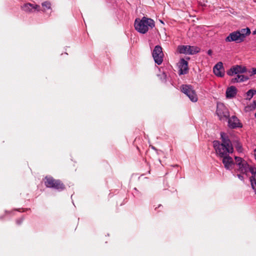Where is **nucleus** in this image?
<instances>
[{
	"mask_svg": "<svg viewBox=\"0 0 256 256\" xmlns=\"http://www.w3.org/2000/svg\"><path fill=\"white\" fill-rule=\"evenodd\" d=\"M224 133L221 134L222 143L220 144L218 140L213 142L214 148L216 154L220 158L229 155L233 152V148L230 140L224 137Z\"/></svg>",
	"mask_w": 256,
	"mask_h": 256,
	"instance_id": "f257e3e1",
	"label": "nucleus"
},
{
	"mask_svg": "<svg viewBox=\"0 0 256 256\" xmlns=\"http://www.w3.org/2000/svg\"><path fill=\"white\" fill-rule=\"evenodd\" d=\"M155 26L154 22L152 18L144 16L141 20L136 18L134 22L136 30L141 34H146L150 28H152Z\"/></svg>",
	"mask_w": 256,
	"mask_h": 256,
	"instance_id": "f03ea898",
	"label": "nucleus"
},
{
	"mask_svg": "<svg viewBox=\"0 0 256 256\" xmlns=\"http://www.w3.org/2000/svg\"><path fill=\"white\" fill-rule=\"evenodd\" d=\"M45 179L44 184L48 188H54L58 190H62L64 188V186L60 180H55L50 176H46Z\"/></svg>",
	"mask_w": 256,
	"mask_h": 256,
	"instance_id": "7ed1b4c3",
	"label": "nucleus"
},
{
	"mask_svg": "<svg viewBox=\"0 0 256 256\" xmlns=\"http://www.w3.org/2000/svg\"><path fill=\"white\" fill-rule=\"evenodd\" d=\"M216 112L220 120H226L230 116L228 108L222 103L217 104Z\"/></svg>",
	"mask_w": 256,
	"mask_h": 256,
	"instance_id": "20e7f679",
	"label": "nucleus"
},
{
	"mask_svg": "<svg viewBox=\"0 0 256 256\" xmlns=\"http://www.w3.org/2000/svg\"><path fill=\"white\" fill-rule=\"evenodd\" d=\"M236 164L238 166V171L242 174H247L248 172L249 164L247 162L238 156H235Z\"/></svg>",
	"mask_w": 256,
	"mask_h": 256,
	"instance_id": "39448f33",
	"label": "nucleus"
},
{
	"mask_svg": "<svg viewBox=\"0 0 256 256\" xmlns=\"http://www.w3.org/2000/svg\"><path fill=\"white\" fill-rule=\"evenodd\" d=\"M180 54H194L198 52L200 48L197 46H180L178 48Z\"/></svg>",
	"mask_w": 256,
	"mask_h": 256,
	"instance_id": "423d86ee",
	"label": "nucleus"
},
{
	"mask_svg": "<svg viewBox=\"0 0 256 256\" xmlns=\"http://www.w3.org/2000/svg\"><path fill=\"white\" fill-rule=\"evenodd\" d=\"M182 91L186 94L192 102L198 100V96L192 86L189 85H183L182 86Z\"/></svg>",
	"mask_w": 256,
	"mask_h": 256,
	"instance_id": "0eeeda50",
	"label": "nucleus"
},
{
	"mask_svg": "<svg viewBox=\"0 0 256 256\" xmlns=\"http://www.w3.org/2000/svg\"><path fill=\"white\" fill-rule=\"evenodd\" d=\"M154 62L158 65H160L163 62L164 54L162 48L160 46H156L152 53Z\"/></svg>",
	"mask_w": 256,
	"mask_h": 256,
	"instance_id": "6e6552de",
	"label": "nucleus"
},
{
	"mask_svg": "<svg viewBox=\"0 0 256 256\" xmlns=\"http://www.w3.org/2000/svg\"><path fill=\"white\" fill-rule=\"evenodd\" d=\"M248 172L252 174V176L250 178V180L252 188L254 190L256 195V168L254 166H249Z\"/></svg>",
	"mask_w": 256,
	"mask_h": 256,
	"instance_id": "1a4fd4ad",
	"label": "nucleus"
},
{
	"mask_svg": "<svg viewBox=\"0 0 256 256\" xmlns=\"http://www.w3.org/2000/svg\"><path fill=\"white\" fill-rule=\"evenodd\" d=\"M241 35L238 32L236 31L230 33L226 38V42H236L237 43L243 42V40L241 38Z\"/></svg>",
	"mask_w": 256,
	"mask_h": 256,
	"instance_id": "9d476101",
	"label": "nucleus"
},
{
	"mask_svg": "<svg viewBox=\"0 0 256 256\" xmlns=\"http://www.w3.org/2000/svg\"><path fill=\"white\" fill-rule=\"evenodd\" d=\"M221 158H222V162L226 170H231L233 168L234 163L232 158L229 155L222 157Z\"/></svg>",
	"mask_w": 256,
	"mask_h": 256,
	"instance_id": "9b49d317",
	"label": "nucleus"
},
{
	"mask_svg": "<svg viewBox=\"0 0 256 256\" xmlns=\"http://www.w3.org/2000/svg\"><path fill=\"white\" fill-rule=\"evenodd\" d=\"M214 74L218 76L222 77L224 76V68L222 62L217 63L213 68Z\"/></svg>",
	"mask_w": 256,
	"mask_h": 256,
	"instance_id": "f8f14e48",
	"label": "nucleus"
},
{
	"mask_svg": "<svg viewBox=\"0 0 256 256\" xmlns=\"http://www.w3.org/2000/svg\"><path fill=\"white\" fill-rule=\"evenodd\" d=\"M228 125L230 128H232L242 126L238 119L236 116H232L228 118Z\"/></svg>",
	"mask_w": 256,
	"mask_h": 256,
	"instance_id": "ddd939ff",
	"label": "nucleus"
},
{
	"mask_svg": "<svg viewBox=\"0 0 256 256\" xmlns=\"http://www.w3.org/2000/svg\"><path fill=\"white\" fill-rule=\"evenodd\" d=\"M180 74H186L188 71V63L184 59H182L180 63Z\"/></svg>",
	"mask_w": 256,
	"mask_h": 256,
	"instance_id": "4468645a",
	"label": "nucleus"
},
{
	"mask_svg": "<svg viewBox=\"0 0 256 256\" xmlns=\"http://www.w3.org/2000/svg\"><path fill=\"white\" fill-rule=\"evenodd\" d=\"M249 79V77L242 74H238L236 77L232 79L231 82L232 83L240 82H245Z\"/></svg>",
	"mask_w": 256,
	"mask_h": 256,
	"instance_id": "2eb2a0df",
	"label": "nucleus"
},
{
	"mask_svg": "<svg viewBox=\"0 0 256 256\" xmlns=\"http://www.w3.org/2000/svg\"><path fill=\"white\" fill-rule=\"evenodd\" d=\"M236 94V88L234 86L228 88L226 91V96L227 98H234Z\"/></svg>",
	"mask_w": 256,
	"mask_h": 256,
	"instance_id": "dca6fc26",
	"label": "nucleus"
},
{
	"mask_svg": "<svg viewBox=\"0 0 256 256\" xmlns=\"http://www.w3.org/2000/svg\"><path fill=\"white\" fill-rule=\"evenodd\" d=\"M232 70L234 74H242L246 72V68L245 67H242L240 66H236L232 67Z\"/></svg>",
	"mask_w": 256,
	"mask_h": 256,
	"instance_id": "f3484780",
	"label": "nucleus"
},
{
	"mask_svg": "<svg viewBox=\"0 0 256 256\" xmlns=\"http://www.w3.org/2000/svg\"><path fill=\"white\" fill-rule=\"evenodd\" d=\"M38 7H40V6L38 5L34 6L32 4L28 3L24 5L22 9L26 12H30L33 9H37Z\"/></svg>",
	"mask_w": 256,
	"mask_h": 256,
	"instance_id": "a211bd4d",
	"label": "nucleus"
},
{
	"mask_svg": "<svg viewBox=\"0 0 256 256\" xmlns=\"http://www.w3.org/2000/svg\"><path fill=\"white\" fill-rule=\"evenodd\" d=\"M238 32H239L240 34L241 35V38L243 40V41L244 40L246 36L249 35L250 33V29L248 28H242Z\"/></svg>",
	"mask_w": 256,
	"mask_h": 256,
	"instance_id": "6ab92c4d",
	"label": "nucleus"
},
{
	"mask_svg": "<svg viewBox=\"0 0 256 256\" xmlns=\"http://www.w3.org/2000/svg\"><path fill=\"white\" fill-rule=\"evenodd\" d=\"M256 94V90L254 89H250L248 90L246 93V99L250 100L254 95Z\"/></svg>",
	"mask_w": 256,
	"mask_h": 256,
	"instance_id": "aec40b11",
	"label": "nucleus"
},
{
	"mask_svg": "<svg viewBox=\"0 0 256 256\" xmlns=\"http://www.w3.org/2000/svg\"><path fill=\"white\" fill-rule=\"evenodd\" d=\"M256 108V100H254L252 103L245 108L246 111H252Z\"/></svg>",
	"mask_w": 256,
	"mask_h": 256,
	"instance_id": "412c9836",
	"label": "nucleus"
},
{
	"mask_svg": "<svg viewBox=\"0 0 256 256\" xmlns=\"http://www.w3.org/2000/svg\"><path fill=\"white\" fill-rule=\"evenodd\" d=\"M42 10L46 11L50 8V4L49 2H45L42 4Z\"/></svg>",
	"mask_w": 256,
	"mask_h": 256,
	"instance_id": "4be33fe9",
	"label": "nucleus"
},
{
	"mask_svg": "<svg viewBox=\"0 0 256 256\" xmlns=\"http://www.w3.org/2000/svg\"><path fill=\"white\" fill-rule=\"evenodd\" d=\"M236 148L238 152H242V146L240 144L238 143L236 144Z\"/></svg>",
	"mask_w": 256,
	"mask_h": 256,
	"instance_id": "5701e85b",
	"label": "nucleus"
},
{
	"mask_svg": "<svg viewBox=\"0 0 256 256\" xmlns=\"http://www.w3.org/2000/svg\"><path fill=\"white\" fill-rule=\"evenodd\" d=\"M227 74L230 76H233L234 74V72L232 70V68L227 72Z\"/></svg>",
	"mask_w": 256,
	"mask_h": 256,
	"instance_id": "b1692460",
	"label": "nucleus"
},
{
	"mask_svg": "<svg viewBox=\"0 0 256 256\" xmlns=\"http://www.w3.org/2000/svg\"><path fill=\"white\" fill-rule=\"evenodd\" d=\"M250 72V76L254 75L256 74V68H252V72Z\"/></svg>",
	"mask_w": 256,
	"mask_h": 256,
	"instance_id": "393cba45",
	"label": "nucleus"
},
{
	"mask_svg": "<svg viewBox=\"0 0 256 256\" xmlns=\"http://www.w3.org/2000/svg\"><path fill=\"white\" fill-rule=\"evenodd\" d=\"M237 176L238 177V178L242 180V181H244V176L242 175L241 174H237Z\"/></svg>",
	"mask_w": 256,
	"mask_h": 256,
	"instance_id": "a878e982",
	"label": "nucleus"
},
{
	"mask_svg": "<svg viewBox=\"0 0 256 256\" xmlns=\"http://www.w3.org/2000/svg\"><path fill=\"white\" fill-rule=\"evenodd\" d=\"M23 220H24L23 218H20V219L18 220H16V224H20L23 221Z\"/></svg>",
	"mask_w": 256,
	"mask_h": 256,
	"instance_id": "bb28decb",
	"label": "nucleus"
},
{
	"mask_svg": "<svg viewBox=\"0 0 256 256\" xmlns=\"http://www.w3.org/2000/svg\"><path fill=\"white\" fill-rule=\"evenodd\" d=\"M212 52L211 50H209L208 51V54L210 56L212 55Z\"/></svg>",
	"mask_w": 256,
	"mask_h": 256,
	"instance_id": "cd10ccee",
	"label": "nucleus"
},
{
	"mask_svg": "<svg viewBox=\"0 0 256 256\" xmlns=\"http://www.w3.org/2000/svg\"><path fill=\"white\" fill-rule=\"evenodd\" d=\"M254 158L256 160V149L254 150Z\"/></svg>",
	"mask_w": 256,
	"mask_h": 256,
	"instance_id": "c85d7f7f",
	"label": "nucleus"
},
{
	"mask_svg": "<svg viewBox=\"0 0 256 256\" xmlns=\"http://www.w3.org/2000/svg\"><path fill=\"white\" fill-rule=\"evenodd\" d=\"M162 76H164V79H166V74L165 73H163L162 74Z\"/></svg>",
	"mask_w": 256,
	"mask_h": 256,
	"instance_id": "c756f323",
	"label": "nucleus"
}]
</instances>
